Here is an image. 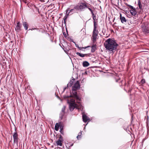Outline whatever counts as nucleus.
Returning a JSON list of instances; mask_svg holds the SVG:
<instances>
[{"label":"nucleus","instance_id":"39448f33","mask_svg":"<svg viewBox=\"0 0 149 149\" xmlns=\"http://www.w3.org/2000/svg\"><path fill=\"white\" fill-rule=\"evenodd\" d=\"M77 90H72V95L70 97H72L74 98L77 100V102L78 103H79V101H81V99L77 95V93L76 91Z\"/></svg>","mask_w":149,"mask_h":149},{"label":"nucleus","instance_id":"b1692460","mask_svg":"<svg viewBox=\"0 0 149 149\" xmlns=\"http://www.w3.org/2000/svg\"><path fill=\"white\" fill-rule=\"evenodd\" d=\"M138 5H139V8L140 9H141L142 8V6L141 3L140 1L139 0L138 2Z\"/></svg>","mask_w":149,"mask_h":149},{"label":"nucleus","instance_id":"20e7f679","mask_svg":"<svg viewBox=\"0 0 149 149\" xmlns=\"http://www.w3.org/2000/svg\"><path fill=\"white\" fill-rule=\"evenodd\" d=\"M98 33L99 32L97 29L96 26L94 25V26H93V31L92 36L93 40V42L96 41Z\"/></svg>","mask_w":149,"mask_h":149},{"label":"nucleus","instance_id":"cd10ccee","mask_svg":"<svg viewBox=\"0 0 149 149\" xmlns=\"http://www.w3.org/2000/svg\"><path fill=\"white\" fill-rule=\"evenodd\" d=\"M129 6L130 7V8L131 9H133L134 8L133 6H131L130 5Z\"/></svg>","mask_w":149,"mask_h":149},{"label":"nucleus","instance_id":"c85d7f7f","mask_svg":"<svg viewBox=\"0 0 149 149\" xmlns=\"http://www.w3.org/2000/svg\"><path fill=\"white\" fill-rule=\"evenodd\" d=\"M60 132L62 134H63V129H60Z\"/></svg>","mask_w":149,"mask_h":149},{"label":"nucleus","instance_id":"412c9836","mask_svg":"<svg viewBox=\"0 0 149 149\" xmlns=\"http://www.w3.org/2000/svg\"><path fill=\"white\" fill-rule=\"evenodd\" d=\"M93 18V26H94V25L95 26H96V22H95V20L96 19V16L95 15H94L93 16H92Z\"/></svg>","mask_w":149,"mask_h":149},{"label":"nucleus","instance_id":"c756f323","mask_svg":"<svg viewBox=\"0 0 149 149\" xmlns=\"http://www.w3.org/2000/svg\"><path fill=\"white\" fill-rule=\"evenodd\" d=\"M74 9H74V8L73 9H71L70 10V12H70H70H73V11L74 10Z\"/></svg>","mask_w":149,"mask_h":149},{"label":"nucleus","instance_id":"79ce46f5","mask_svg":"<svg viewBox=\"0 0 149 149\" xmlns=\"http://www.w3.org/2000/svg\"><path fill=\"white\" fill-rule=\"evenodd\" d=\"M148 112V111H147V113Z\"/></svg>","mask_w":149,"mask_h":149},{"label":"nucleus","instance_id":"f8f14e48","mask_svg":"<svg viewBox=\"0 0 149 149\" xmlns=\"http://www.w3.org/2000/svg\"><path fill=\"white\" fill-rule=\"evenodd\" d=\"M120 19L123 23H124L127 22V20L125 17H122L121 14H120Z\"/></svg>","mask_w":149,"mask_h":149},{"label":"nucleus","instance_id":"9d476101","mask_svg":"<svg viewBox=\"0 0 149 149\" xmlns=\"http://www.w3.org/2000/svg\"><path fill=\"white\" fill-rule=\"evenodd\" d=\"M82 119L84 122L86 123L90 119L86 115L84 114L82 115Z\"/></svg>","mask_w":149,"mask_h":149},{"label":"nucleus","instance_id":"6ab92c4d","mask_svg":"<svg viewBox=\"0 0 149 149\" xmlns=\"http://www.w3.org/2000/svg\"><path fill=\"white\" fill-rule=\"evenodd\" d=\"M89 5H88L87 7V8H88V9L90 11V12H91L93 11V10L94 9V7L93 6H92L91 5L89 4Z\"/></svg>","mask_w":149,"mask_h":149},{"label":"nucleus","instance_id":"0eeeda50","mask_svg":"<svg viewBox=\"0 0 149 149\" xmlns=\"http://www.w3.org/2000/svg\"><path fill=\"white\" fill-rule=\"evenodd\" d=\"M80 88L79 81H77L72 87V90H77Z\"/></svg>","mask_w":149,"mask_h":149},{"label":"nucleus","instance_id":"1a4fd4ad","mask_svg":"<svg viewBox=\"0 0 149 149\" xmlns=\"http://www.w3.org/2000/svg\"><path fill=\"white\" fill-rule=\"evenodd\" d=\"M66 107L65 106H63V107L62 108V109L61 112L60 114V117L61 118H62L63 116L65 114V109Z\"/></svg>","mask_w":149,"mask_h":149},{"label":"nucleus","instance_id":"4c0bfd02","mask_svg":"<svg viewBox=\"0 0 149 149\" xmlns=\"http://www.w3.org/2000/svg\"><path fill=\"white\" fill-rule=\"evenodd\" d=\"M26 0H24L23 1L24 3H26Z\"/></svg>","mask_w":149,"mask_h":149},{"label":"nucleus","instance_id":"4468645a","mask_svg":"<svg viewBox=\"0 0 149 149\" xmlns=\"http://www.w3.org/2000/svg\"><path fill=\"white\" fill-rule=\"evenodd\" d=\"M91 47V52H94L96 49V45L95 44H93L92 45Z\"/></svg>","mask_w":149,"mask_h":149},{"label":"nucleus","instance_id":"2eb2a0df","mask_svg":"<svg viewBox=\"0 0 149 149\" xmlns=\"http://www.w3.org/2000/svg\"><path fill=\"white\" fill-rule=\"evenodd\" d=\"M61 123H56L55 126V130L56 131H57L58 130L59 127H60V125H61Z\"/></svg>","mask_w":149,"mask_h":149},{"label":"nucleus","instance_id":"72a5a7b5","mask_svg":"<svg viewBox=\"0 0 149 149\" xmlns=\"http://www.w3.org/2000/svg\"><path fill=\"white\" fill-rule=\"evenodd\" d=\"M90 47V46H88L87 47H82V48H84V49H86L87 48V47Z\"/></svg>","mask_w":149,"mask_h":149},{"label":"nucleus","instance_id":"c9c22d12","mask_svg":"<svg viewBox=\"0 0 149 149\" xmlns=\"http://www.w3.org/2000/svg\"><path fill=\"white\" fill-rule=\"evenodd\" d=\"M119 81H120V79H118L116 80V82H118Z\"/></svg>","mask_w":149,"mask_h":149},{"label":"nucleus","instance_id":"f257e3e1","mask_svg":"<svg viewBox=\"0 0 149 149\" xmlns=\"http://www.w3.org/2000/svg\"><path fill=\"white\" fill-rule=\"evenodd\" d=\"M104 45L106 49L109 51L114 52L118 45L115 40L110 38L105 41Z\"/></svg>","mask_w":149,"mask_h":149},{"label":"nucleus","instance_id":"6e6552de","mask_svg":"<svg viewBox=\"0 0 149 149\" xmlns=\"http://www.w3.org/2000/svg\"><path fill=\"white\" fill-rule=\"evenodd\" d=\"M21 28L22 24L19 22L17 23V25L15 28V30L17 32H19L21 31Z\"/></svg>","mask_w":149,"mask_h":149},{"label":"nucleus","instance_id":"ea45409f","mask_svg":"<svg viewBox=\"0 0 149 149\" xmlns=\"http://www.w3.org/2000/svg\"><path fill=\"white\" fill-rule=\"evenodd\" d=\"M78 48L79 49H81V47H78Z\"/></svg>","mask_w":149,"mask_h":149},{"label":"nucleus","instance_id":"473e14b6","mask_svg":"<svg viewBox=\"0 0 149 149\" xmlns=\"http://www.w3.org/2000/svg\"><path fill=\"white\" fill-rule=\"evenodd\" d=\"M64 49V51H65L66 53H67V52L68 51V49Z\"/></svg>","mask_w":149,"mask_h":149},{"label":"nucleus","instance_id":"aec40b11","mask_svg":"<svg viewBox=\"0 0 149 149\" xmlns=\"http://www.w3.org/2000/svg\"><path fill=\"white\" fill-rule=\"evenodd\" d=\"M83 66L84 67H86L89 65V63L86 61H84L83 63Z\"/></svg>","mask_w":149,"mask_h":149},{"label":"nucleus","instance_id":"9b49d317","mask_svg":"<svg viewBox=\"0 0 149 149\" xmlns=\"http://www.w3.org/2000/svg\"><path fill=\"white\" fill-rule=\"evenodd\" d=\"M62 138L61 136L59 137V139L57 141H56V143L57 145L58 146H62Z\"/></svg>","mask_w":149,"mask_h":149},{"label":"nucleus","instance_id":"a211bd4d","mask_svg":"<svg viewBox=\"0 0 149 149\" xmlns=\"http://www.w3.org/2000/svg\"><path fill=\"white\" fill-rule=\"evenodd\" d=\"M23 25L25 29L26 30H27L28 29V23L26 22H22Z\"/></svg>","mask_w":149,"mask_h":149},{"label":"nucleus","instance_id":"2f4dec72","mask_svg":"<svg viewBox=\"0 0 149 149\" xmlns=\"http://www.w3.org/2000/svg\"><path fill=\"white\" fill-rule=\"evenodd\" d=\"M93 11H92L91 12V13L92 14V16L95 15L93 13Z\"/></svg>","mask_w":149,"mask_h":149},{"label":"nucleus","instance_id":"7c9ffc66","mask_svg":"<svg viewBox=\"0 0 149 149\" xmlns=\"http://www.w3.org/2000/svg\"><path fill=\"white\" fill-rule=\"evenodd\" d=\"M122 81H120V84H119V85L120 86H121L122 85Z\"/></svg>","mask_w":149,"mask_h":149},{"label":"nucleus","instance_id":"f704fd0d","mask_svg":"<svg viewBox=\"0 0 149 149\" xmlns=\"http://www.w3.org/2000/svg\"><path fill=\"white\" fill-rule=\"evenodd\" d=\"M69 10L68 9H67L66 10V13H67L68 11Z\"/></svg>","mask_w":149,"mask_h":149},{"label":"nucleus","instance_id":"dca6fc26","mask_svg":"<svg viewBox=\"0 0 149 149\" xmlns=\"http://www.w3.org/2000/svg\"><path fill=\"white\" fill-rule=\"evenodd\" d=\"M130 11L131 14L133 15H135L136 14V12L135 8L130 9Z\"/></svg>","mask_w":149,"mask_h":149},{"label":"nucleus","instance_id":"bb28decb","mask_svg":"<svg viewBox=\"0 0 149 149\" xmlns=\"http://www.w3.org/2000/svg\"><path fill=\"white\" fill-rule=\"evenodd\" d=\"M141 82L142 84L145 83V80L144 79H142V80H141Z\"/></svg>","mask_w":149,"mask_h":149},{"label":"nucleus","instance_id":"393cba45","mask_svg":"<svg viewBox=\"0 0 149 149\" xmlns=\"http://www.w3.org/2000/svg\"><path fill=\"white\" fill-rule=\"evenodd\" d=\"M69 13L70 12H69L68 14H67L66 15L64 16L63 18L64 20H66L67 19L68 16H69Z\"/></svg>","mask_w":149,"mask_h":149},{"label":"nucleus","instance_id":"e433bc0d","mask_svg":"<svg viewBox=\"0 0 149 149\" xmlns=\"http://www.w3.org/2000/svg\"><path fill=\"white\" fill-rule=\"evenodd\" d=\"M60 127V129H63V127H62V126H61L60 125V127Z\"/></svg>","mask_w":149,"mask_h":149},{"label":"nucleus","instance_id":"5701e85b","mask_svg":"<svg viewBox=\"0 0 149 149\" xmlns=\"http://www.w3.org/2000/svg\"><path fill=\"white\" fill-rule=\"evenodd\" d=\"M76 53L77 55L81 57H84L85 55L83 54H81L79 52H77Z\"/></svg>","mask_w":149,"mask_h":149},{"label":"nucleus","instance_id":"ddd939ff","mask_svg":"<svg viewBox=\"0 0 149 149\" xmlns=\"http://www.w3.org/2000/svg\"><path fill=\"white\" fill-rule=\"evenodd\" d=\"M143 31L145 33H149V29L146 26H143L142 27Z\"/></svg>","mask_w":149,"mask_h":149},{"label":"nucleus","instance_id":"58836bf2","mask_svg":"<svg viewBox=\"0 0 149 149\" xmlns=\"http://www.w3.org/2000/svg\"><path fill=\"white\" fill-rule=\"evenodd\" d=\"M66 20H64V24H66Z\"/></svg>","mask_w":149,"mask_h":149},{"label":"nucleus","instance_id":"4be33fe9","mask_svg":"<svg viewBox=\"0 0 149 149\" xmlns=\"http://www.w3.org/2000/svg\"><path fill=\"white\" fill-rule=\"evenodd\" d=\"M82 135V133L81 132H81H79L78 133V135L77 136V139L78 140H79L81 138V136Z\"/></svg>","mask_w":149,"mask_h":149},{"label":"nucleus","instance_id":"a19ab883","mask_svg":"<svg viewBox=\"0 0 149 149\" xmlns=\"http://www.w3.org/2000/svg\"><path fill=\"white\" fill-rule=\"evenodd\" d=\"M66 88V87H65L64 88V90H65Z\"/></svg>","mask_w":149,"mask_h":149},{"label":"nucleus","instance_id":"f3484780","mask_svg":"<svg viewBox=\"0 0 149 149\" xmlns=\"http://www.w3.org/2000/svg\"><path fill=\"white\" fill-rule=\"evenodd\" d=\"M75 81V79L74 78L73 79L71 80L69 82L68 84V86L71 87L72 85L73 84Z\"/></svg>","mask_w":149,"mask_h":149},{"label":"nucleus","instance_id":"7ed1b4c3","mask_svg":"<svg viewBox=\"0 0 149 149\" xmlns=\"http://www.w3.org/2000/svg\"><path fill=\"white\" fill-rule=\"evenodd\" d=\"M87 6L86 3H81L75 6L74 9L81 11H83L86 8H87Z\"/></svg>","mask_w":149,"mask_h":149},{"label":"nucleus","instance_id":"423d86ee","mask_svg":"<svg viewBox=\"0 0 149 149\" xmlns=\"http://www.w3.org/2000/svg\"><path fill=\"white\" fill-rule=\"evenodd\" d=\"M13 136L14 139V144L13 146H14L15 144H16L17 147L18 146V135L17 132H14L13 135Z\"/></svg>","mask_w":149,"mask_h":149},{"label":"nucleus","instance_id":"f03ea898","mask_svg":"<svg viewBox=\"0 0 149 149\" xmlns=\"http://www.w3.org/2000/svg\"><path fill=\"white\" fill-rule=\"evenodd\" d=\"M67 102L69 104V108L71 111H72L74 109L78 107V105L75 103V100L73 99H68Z\"/></svg>","mask_w":149,"mask_h":149},{"label":"nucleus","instance_id":"a878e982","mask_svg":"<svg viewBox=\"0 0 149 149\" xmlns=\"http://www.w3.org/2000/svg\"><path fill=\"white\" fill-rule=\"evenodd\" d=\"M148 116H147V122H146V123L147 124V130H148Z\"/></svg>","mask_w":149,"mask_h":149}]
</instances>
